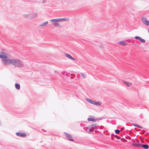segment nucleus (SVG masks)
Instances as JSON below:
<instances>
[{
    "label": "nucleus",
    "instance_id": "obj_4",
    "mask_svg": "<svg viewBox=\"0 0 149 149\" xmlns=\"http://www.w3.org/2000/svg\"><path fill=\"white\" fill-rule=\"evenodd\" d=\"M141 20L144 24L147 26H149V21L147 20L146 17H142L141 18Z\"/></svg>",
    "mask_w": 149,
    "mask_h": 149
},
{
    "label": "nucleus",
    "instance_id": "obj_32",
    "mask_svg": "<svg viewBox=\"0 0 149 149\" xmlns=\"http://www.w3.org/2000/svg\"><path fill=\"white\" fill-rule=\"evenodd\" d=\"M70 79H72V76H71L70 77Z\"/></svg>",
    "mask_w": 149,
    "mask_h": 149
},
{
    "label": "nucleus",
    "instance_id": "obj_27",
    "mask_svg": "<svg viewBox=\"0 0 149 149\" xmlns=\"http://www.w3.org/2000/svg\"><path fill=\"white\" fill-rule=\"evenodd\" d=\"M6 55V54L5 55H1L0 54V58H2V59H3L5 56Z\"/></svg>",
    "mask_w": 149,
    "mask_h": 149
},
{
    "label": "nucleus",
    "instance_id": "obj_39",
    "mask_svg": "<svg viewBox=\"0 0 149 149\" xmlns=\"http://www.w3.org/2000/svg\"><path fill=\"white\" fill-rule=\"evenodd\" d=\"M148 32L149 33V30H148Z\"/></svg>",
    "mask_w": 149,
    "mask_h": 149
},
{
    "label": "nucleus",
    "instance_id": "obj_8",
    "mask_svg": "<svg viewBox=\"0 0 149 149\" xmlns=\"http://www.w3.org/2000/svg\"><path fill=\"white\" fill-rule=\"evenodd\" d=\"M86 100L88 102L94 105V103L95 102V101H93V100H91L89 98H86Z\"/></svg>",
    "mask_w": 149,
    "mask_h": 149
},
{
    "label": "nucleus",
    "instance_id": "obj_7",
    "mask_svg": "<svg viewBox=\"0 0 149 149\" xmlns=\"http://www.w3.org/2000/svg\"><path fill=\"white\" fill-rule=\"evenodd\" d=\"M65 55L68 58L71 59L72 60H75V59L74 58L72 57L70 54H67V53H65Z\"/></svg>",
    "mask_w": 149,
    "mask_h": 149
},
{
    "label": "nucleus",
    "instance_id": "obj_29",
    "mask_svg": "<svg viewBox=\"0 0 149 149\" xmlns=\"http://www.w3.org/2000/svg\"><path fill=\"white\" fill-rule=\"evenodd\" d=\"M115 136L117 139H120V137L117 135H115Z\"/></svg>",
    "mask_w": 149,
    "mask_h": 149
},
{
    "label": "nucleus",
    "instance_id": "obj_1",
    "mask_svg": "<svg viewBox=\"0 0 149 149\" xmlns=\"http://www.w3.org/2000/svg\"><path fill=\"white\" fill-rule=\"evenodd\" d=\"M12 64L15 66L18 67H22L23 64L22 62L18 59H12Z\"/></svg>",
    "mask_w": 149,
    "mask_h": 149
},
{
    "label": "nucleus",
    "instance_id": "obj_13",
    "mask_svg": "<svg viewBox=\"0 0 149 149\" xmlns=\"http://www.w3.org/2000/svg\"><path fill=\"white\" fill-rule=\"evenodd\" d=\"M52 22V23L56 27H59L60 26L59 24L57 22Z\"/></svg>",
    "mask_w": 149,
    "mask_h": 149
},
{
    "label": "nucleus",
    "instance_id": "obj_21",
    "mask_svg": "<svg viewBox=\"0 0 149 149\" xmlns=\"http://www.w3.org/2000/svg\"><path fill=\"white\" fill-rule=\"evenodd\" d=\"M124 83L127 86H130L132 84L130 82H127L125 81H123Z\"/></svg>",
    "mask_w": 149,
    "mask_h": 149
},
{
    "label": "nucleus",
    "instance_id": "obj_16",
    "mask_svg": "<svg viewBox=\"0 0 149 149\" xmlns=\"http://www.w3.org/2000/svg\"><path fill=\"white\" fill-rule=\"evenodd\" d=\"M132 125L135 127H137L138 128H140V129L143 128L140 125H138L137 124H132Z\"/></svg>",
    "mask_w": 149,
    "mask_h": 149
},
{
    "label": "nucleus",
    "instance_id": "obj_26",
    "mask_svg": "<svg viewBox=\"0 0 149 149\" xmlns=\"http://www.w3.org/2000/svg\"><path fill=\"white\" fill-rule=\"evenodd\" d=\"M73 74H70V73H66V75L67 77H70V76H72Z\"/></svg>",
    "mask_w": 149,
    "mask_h": 149
},
{
    "label": "nucleus",
    "instance_id": "obj_40",
    "mask_svg": "<svg viewBox=\"0 0 149 149\" xmlns=\"http://www.w3.org/2000/svg\"><path fill=\"white\" fill-rule=\"evenodd\" d=\"M131 139V137H130V139Z\"/></svg>",
    "mask_w": 149,
    "mask_h": 149
},
{
    "label": "nucleus",
    "instance_id": "obj_24",
    "mask_svg": "<svg viewBox=\"0 0 149 149\" xmlns=\"http://www.w3.org/2000/svg\"><path fill=\"white\" fill-rule=\"evenodd\" d=\"M141 38V37H140L139 36H136L135 37V38L136 39L138 40H139Z\"/></svg>",
    "mask_w": 149,
    "mask_h": 149
},
{
    "label": "nucleus",
    "instance_id": "obj_34",
    "mask_svg": "<svg viewBox=\"0 0 149 149\" xmlns=\"http://www.w3.org/2000/svg\"><path fill=\"white\" fill-rule=\"evenodd\" d=\"M54 72H56V71H54Z\"/></svg>",
    "mask_w": 149,
    "mask_h": 149
},
{
    "label": "nucleus",
    "instance_id": "obj_2",
    "mask_svg": "<svg viewBox=\"0 0 149 149\" xmlns=\"http://www.w3.org/2000/svg\"><path fill=\"white\" fill-rule=\"evenodd\" d=\"M4 57L3 59H2L3 64L4 65H7L12 64V59H10L8 58L6 55Z\"/></svg>",
    "mask_w": 149,
    "mask_h": 149
},
{
    "label": "nucleus",
    "instance_id": "obj_15",
    "mask_svg": "<svg viewBox=\"0 0 149 149\" xmlns=\"http://www.w3.org/2000/svg\"><path fill=\"white\" fill-rule=\"evenodd\" d=\"M141 143H132V145L133 146L140 147H141Z\"/></svg>",
    "mask_w": 149,
    "mask_h": 149
},
{
    "label": "nucleus",
    "instance_id": "obj_12",
    "mask_svg": "<svg viewBox=\"0 0 149 149\" xmlns=\"http://www.w3.org/2000/svg\"><path fill=\"white\" fill-rule=\"evenodd\" d=\"M141 147L145 149H148L149 148V146L147 144H141Z\"/></svg>",
    "mask_w": 149,
    "mask_h": 149
},
{
    "label": "nucleus",
    "instance_id": "obj_19",
    "mask_svg": "<svg viewBox=\"0 0 149 149\" xmlns=\"http://www.w3.org/2000/svg\"><path fill=\"white\" fill-rule=\"evenodd\" d=\"M15 88L17 89H19L20 88V85L17 83H16L15 84Z\"/></svg>",
    "mask_w": 149,
    "mask_h": 149
},
{
    "label": "nucleus",
    "instance_id": "obj_33",
    "mask_svg": "<svg viewBox=\"0 0 149 149\" xmlns=\"http://www.w3.org/2000/svg\"><path fill=\"white\" fill-rule=\"evenodd\" d=\"M111 135H112V136H113V135H114V134H111Z\"/></svg>",
    "mask_w": 149,
    "mask_h": 149
},
{
    "label": "nucleus",
    "instance_id": "obj_9",
    "mask_svg": "<svg viewBox=\"0 0 149 149\" xmlns=\"http://www.w3.org/2000/svg\"><path fill=\"white\" fill-rule=\"evenodd\" d=\"M50 21L51 22H61V18L53 19H51L50 20Z\"/></svg>",
    "mask_w": 149,
    "mask_h": 149
},
{
    "label": "nucleus",
    "instance_id": "obj_17",
    "mask_svg": "<svg viewBox=\"0 0 149 149\" xmlns=\"http://www.w3.org/2000/svg\"><path fill=\"white\" fill-rule=\"evenodd\" d=\"M118 43L121 45L125 46L127 44V43L123 41H120L118 42Z\"/></svg>",
    "mask_w": 149,
    "mask_h": 149
},
{
    "label": "nucleus",
    "instance_id": "obj_37",
    "mask_svg": "<svg viewBox=\"0 0 149 149\" xmlns=\"http://www.w3.org/2000/svg\"><path fill=\"white\" fill-rule=\"evenodd\" d=\"M1 121H0V125H1Z\"/></svg>",
    "mask_w": 149,
    "mask_h": 149
},
{
    "label": "nucleus",
    "instance_id": "obj_36",
    "mask_svg": "<svg viewBox=\"0 0 149 149\" xmlns=\"http://www.w3.org/2000/svg\"><path fill=\"white\" fill-rule=\"evenodd\" d=\"M123 128H121V130H123Z\"/></svg>",
    "mask_w": 149,
    "mask_h": 149
},
{
    "label": "nucleus",
    "instance_id": "obj_28",
    "mask_svg": "<svg viewBox=\"0 0 149 149\" xmlns=\"http://www.w3.org/2000/svg\"><path fill=\"white\" fill-rule=\"evenodd\" d=\"M89 129H90V127L89 128H86V129H84L85 130H86V131L88 132V133H90V132H89Z\"/></svg>",
    "mask_w": 149,
    "mask_h": 149
},
{
    "label": "nucleus",
    "instance_id": "obj_10",
    "mask_svg": "<svg viewBox=\"0 0 149 149\" xmlns=\"http://www.w3.org/2000/svg\"><path fill=\"white\" fill-rule=\"evenodd\" d=\"M99 119H94L91 117H90L88 118L87 119L89 121H91L93 122H95L96 120H98Z\"/></svg>",
    "mask_w": 149,
    "mask_h": 149
},
{
    "label": "nucleus",
    "instance_id": "obj_3",
    "mask_svg": "<svg viewBox=\"0 0 149 149\" xmlns=\"http://www.w3.org/2000/svg\"><path fill=\"white\" fill-rule=\"evenodd\" d=\"M98 128V127L95 124H93L90 126V129H89V132H91L93 131L94 129H97Z\"/></svg>",
    "mask_w": 149,
    "mask_h": 149
},
{
    "label": "nucleus",
    "instance_id": "obj_20",
    "mask_svg": "<svg viewBox=\"0 0 149 149\" xmlns=\"http://www.w3.org/2000/svg\"><path fill=\"white\" fill-rule=\"evenodd\" d=\"M101 104V103L99 102H96L95 101L94 105L97 106H100Z\"/></svg>",
    "mask_w": 149,
    "mask_h": 149
},
{
    "label": "nucleus",
    "instance_id": "obj_23",
    "mask_svg": "<svg viewBox=\"0 0 149 149\" xmlns=\"http://www.w3.org/2000/svg\"><path fill=\"white\" fill-rule=\"evenodd\" d=\"M139 40L142 42L143 43H145L146 42V41L144 39H142V38H141Z\"/></svg>",
    "mask_w": 149,
    "mask_h": 149
},
{
    "label": "nucleus",
    "instance_id": "obj_11",
    "mask_svg": "<svg viewBox=\"0 0 149 149\" xmlns=\"http://www.w3.org/2000/svg\"><path fill=\"white\" fill-rule=\"evenodd\" d=\"M23 16L25 18H28L30 19V18L31 17V15L29 13L24 14L23 15Z\"/></svg>",
    "mask_w": 149,
    "mask_h": 149
},
{
    "label": "nucleus",
    "instance_id": "obj_6",
    "mask_svg": "<svg viewBox=\"0 0 149 149\" xmlns=\"http://www.w3.org/2000/svg\"><path fill=\"white\" fill-rule=\"evenodd\" d=\"M16 135L19 136H20L21 137H25L26 135V134L24 133H20L19 132H17L16 133Z\"/></svg>",
    "mask_w": 149,
    "mask_h": 149
},
{
    "label": "nucleus",
    "instance_id": "obj_31",
    "mask_svg": "<svg viewBox=\"0 0 149 149\" xmlns=\"http://www.w3.org/2000/svg\"><path fill=\"white\" fill-rule=\"evenodd\" d=\"M46 0H42V3H45L46 1Z\"/></svg>",
    "mask_w": 149,
    "mask_h": 149
},
{
    "label": "nucleus",
    "instance_id": "obj_18",
    "mask_svg": "<svg viewBox=\"0 0 149 149\" xmlns=\"http://www.w3.org/2000/svg\"><path fill=\"white\" fill-rule=\"evenodd\" d=\"M48 23V21H46L45 22H43L41 24H40L39 25V26H40V27L45 26Z\"/></svg>",
    "mask_w": 149,
    "mask_h": 149
},
{
    "label": "nucleus",
    "instance_id": "obj_35",
    "mask_svg": "<svg viewBox=\"0 0 149 149\" xmlns=\"http://www.w3.org/2000/svg\"><path fill=\"white\" fill-rule=\"evenodd\" d=\"M42 131H45L44 130H42Z\"/></svg>",
    "mask_w": 149,
    "mask_h": 149
},
{
    "label": "nucleus",
    "instance_id": "obj_25",
    "mask_svg": "<svg viewBox=\"0 0 149 149\" xmlns=\"http://www.w3.org/2000/svg\"><path fill=\"white\" fill-rule=\"evenodd\" d=\"M120 132V131L116 129L115 130V132L116 134H118Z\"/></svg>",
    "mask_w": 149,
    "mask_h": 149
},
{
    "label": "nucleus",
    "instance_id": "obj_38",
    "mask_svg": "<svg viewBox=\"0 0 149 149\" xmlns=\"http://www.w3.org/2000/svg\"><path fill=\"white\" fill-rule=\"evenodd\" d=\"M148 32L149 33V30H148Z\"/></svg>",
    "mask_w": 149,
    "mask_h": 149
},
{
    "label": "nucleus",
    "instance_id": "obj_22",
    "mask_svg": "<svg viewBox=\"0 0 149 149\" xmlns=\"http://www.w3.org/2000/svg\"><path fill=\"white\" fill-rule=\"evenodd\" d=\"M68 18H61V22L66 21L67 20H68Z\"/></svg>",
    "mask_w": 149,
    "mask_h": 149
},
{
    "label": "nucleus",
    "instance_id": "obj_30",
    "mask_svg": "<svg viewBox=\"0 0 149 149\" xmlns=\"http://www.w3.org/2000/svg\"><path fill=\"white\" fill-rule=\"evenodd\" d=\"M81 76L83 77L84 78H85L86 76L84 74H83V73H81Z\"/></svg>",
    "mask_w": 149,
    "mask_h": 149
},
{
    "label": "nucleus",
    "instance_id": "obj_14",
    "mask_svg": "<svg viewBox=\"0 0 149 149\" xmlns=\"http://www.w3.org/2000/svg\"><path fill=\"white\" fill-rule=\"evenodd\" d=\"M37 16V14L36 13H33L32 16L31 15V17L30 18V19H32L36 17Z\"/></svg>",
    "mask_w": 149,
    "mask_h": 149
},
{
    "label": "nucleus",
    "instance_id": "obj_5",
    "mask_svg": "<svg viewBox=\"0 0 149 149\" xmlns=\"http://www.w3.org/2000/svg\"><path fill=\"white\" fill-rule=\"evenodd\" d=\"M65 136L66 138L68 140L73 141H74V140L72 139V137L71 135L69 134L66 132L65 133Z\"/></svg>",
    "mask_w": 149,
    "mask_h": 149
}]
</instances>
